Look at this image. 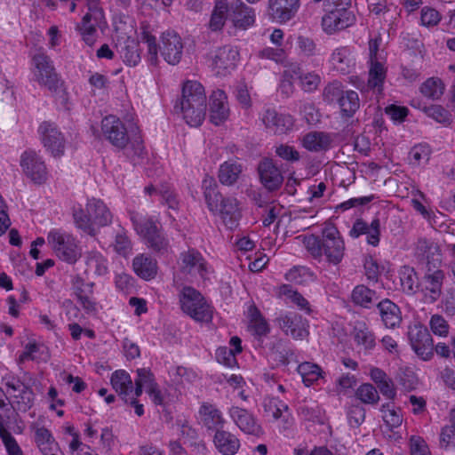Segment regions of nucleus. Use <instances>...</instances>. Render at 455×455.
I'll return each instance as SVG.
<instances>
[{"mask_svg":"<svg viewBox=\"0 0 455 455\" xmlns=\"http://www.w3.org/2000/svg\"><path fill=\"white\" fill-rule=\"evenodd\" d=\"M202 188L208 209L218 213L228 228H235L242 217L238 201L235 197H223L212 177H206L203 180Z\"/></svg>","mask_w":455,"mask_h":455,"instance_id":"obj_1","label":"nucleus"},{"mask_svg":"<svg viewBox=\"0 0 455 455\" xmlns=\"http://www.w3.org/2000/svg\"><path fill=\"white\" fill-rule=\"evenodd\" d=\"M141 40L148 45V60L152 64L157 61L158 48H160L161 54L171 65L178 64L183 53V42L181 37L173 30H168L162 34V44L158 47L156 38L148 30L147 25L140 27Z\"/></svg>","mask_w":455,"mask_h":455,"instance_id":"obj_2","label":"nucleus"},{"mask_svg":"<svg viewBox=\"0 0 455 455\" xmlns=\"http://www.w3.org/2000/svg\"><path fill=\"white\" fill-rule=\"evenodd\" d=\"M178 107L188 124L195 127L201 125L207 109V98L204 86L197 81L185 82L181 99L175 108Z\"/></svg>","mask_w":455,"mask_h":455,"instance_id":"obj_3","label":"nucleus"},{"mask_svg":"<svg viewBox=\"0 0 455 455\" xmlns=\"http://www.w3.org/2000/svg\"><path fill=\"white\" fill-rule=\"evenodd\" d=\"M72 215L76 228L91 236H95L97 234L95 226L106 227L112 222L113 219L107 205L100 199L96 198L88 200L85 211L81 207H74Z\"/></svg>","mask_w":455,"mask_h":455,"instance_id":"obj_4","label":"nucleus"},{"mask_svg":"<svg viewBox=\"0 0 455 455\" xmlns=\"http://www.w3.org/2000/svg\"><path fill=\"white\" fill-rule=\"evenodd\" d=\"M180 302L182 311L197 322H210L212 310L203 295L195 288L186 286L182 289Z\"/></svg>","mask_w":455,"mask_h":455,"instance_id":"obj_5","label":"nucleus"},{"mask_svg":"<svg viewBox=\"0 0 455 455\" xmlns=\"http://www.w3.org/2000/svg\"><path fill=\"white\" fill-rule=\"evenodd\" d=\"M2 384L5 387L6 395L13 400L14 408L26 412L34 404L35 394L28 384L12 373L5 374L2 379Z\"/></svg>","mask_w":455,"mask_h":455,"instance_id":"obj_6","label":"nucleus"},{"mask_svg":"<svg viewBox=\"0 0 455 455\" xmlns=\"http://www.w3.org/2000/svg\"><path fill=\"white\" fill-rule=\"evenodd\" d=\"M47 241L61 260L73 264L80 258L78 247L70 235L60 229H52L47 235Z\"/></svg>","mask_w":455,"mask_h":455,"instance_id":"obj_7","label":"nucleus"},{"mask_svg":"<svg viewBox=\"0 0 455 455\" xmlns=\"http://www.w3.org/2000/svg\"><path fill=\"white\" fill-rule=\"evenodd\" d=\"M36 67V80L52 92H56L63 84L56 73L51 59L44 52H38L33 57Z\"/></svg>","mask_w":455,"mask_h":455,"instance_id":"obj_8","label":"nucleus"},{"mask_svg":"<svg viewBox=\"0 0 455 455\" xmlns=\"http://www.w3.org/2000/svg\"><path fill=\"white\" fill-rule=\"evenodd\" d=\"M20 164L24 174L33 183L42 185L48 180V170L45 163L35 150H25L20 156Z\"/></svg>","mask_w":455,"mask_h":455,"instance_id":"obj_9","label":"nucleus"},{"mask_svg":"<svg viewBox=\"0 0 455 455\" xmlns=\"http://www.w3.org/2000/svg\"><path fill=\"white\" fill-rule=\"evenodd\" d=\"M408 339L416 355L424 361L430 360L434 355V344L427 328L420 323L409 327Z\"/></svg>","mask_w":455,"mask_h":455,"instance_id":"obj_10","label":"nucleus"},{"mask_svg":"<svg viewBox=\"0 0 455 455\" xmlns=\"http://www.w3.org/2000/svg\"><path fill=\"white\" fill-rule=\"evenodd\" d=\"M103 137L115 148L124 149L130 141L124 124L115 116H108L101 121Z\"/></svg>","mask_w":455,"mask_h":455,"instance_id":"obj_11","label":"nucleus"},{"mask_svg":"<svg viewBox=\"0 0 455 455\" xmlns=\"http://www.w3.org/2000/svg\"><path fill=\"white\" fill-rule=\"evenodd\" d=\"M415 257L425 269L440 268L442 254L439 245L432 240L420 237L415 245Z\"/></svg>","mask_w":455,"mask_h":455,"instance_id":"obj_12","label":"nucleus"},{"mask_svg":"<svg viewBox=\"0 0 455 455\" xmlns=\"http://www.w3.org/2000/svg\"><path fill=\"white\" fill-rule=\"evenodd\" d=\"M322 246L323 254L329 263L338 265L341 262L345 253V243L336 228L323 230Z\"/></svg>","mask_w":455,"mask_h":455,"instance_id":"obj_13","label":"nucleus"},{"mask_svg":"<svg viewBox=\"0 0 455 455\" xmlns=\"http://www.w3.org/2000/svg\"><path fill=\"white\" fill-rule=\"evenodd\" d=\"M180 268L184 274L192 276H200L204 279L208 273L209 267L206 259L200 251L195 248H188L180 255Z\"/></svg>","mask_w":455,"mask_h":455,"instance_id":"obj_14","label":"nucleus"},{"mask_svg":"<svg viewBox=\"0 0 455 455\" xmlns=\"http://www.w3.org/2000/svg\"><path fill=\"white\" fill-rule=\"evenodd\" d=\"M275 322L286 335H291L295 339H303L309 334L308 322L297 313L280 315Z\"/></svg>","mask_w":455,"mask_h":455,"instance_id":"obj_15","label":"nucleus"},{"mask_svg":"<svg viewBox=\"0 0 455 455\" xmlns=\"http://www.w3.org/2000/svg\"><path fill=\"white\" fill-rule=\"evenodd\" d=\"M238 55V52L230 46L220 47L209 55L211 67L216 75L226 76L235 68Z\"/></svg>","mask_w":455,"mask_h":455,"instance_id":"obj_16","label":"nucleus"},{"mask_svg":"<svg viewBox=\"0 0 455 455\" xmlns=\"http://www.w3.org/2000/svg\"><path fill=\"white\" fill-rule=\"evenodd\" d=\"M260 120L267 131L279 135L291 131L294 124L291 116L279 113L272 108H265L262 111Z\"/></svg>","mask_w":455,"mask_h":455,"instance_id":"obj_17","label":"nucleus"},{"mask_svg":"<svg viewBox=\"0 0 455 455\" xmlns=\"http://www.w3.org/2000/svg\"><path fill=\"white\" fill-rule=\"evenodd\" d=\"M355 20L353 12L346 8H336L322 18V28L329 35L345 29Z\"/></svg>","mask_w":455,"mask_h":455,"instance_id":"obj_18","label":"nucleus"},{"mask_svg":"<svg viewBox=\"0 0 455 455\" xmlns=\"http://www.w3.org/2000/svg\"><path fill=\"white\" fill-rule=\"evenodd\" d=\"M228 415L234 424L244 434L255 436L263 434V429L255 416L246 409L231 406L228 409Z\"/></svg>","mask_w":455,"mask_h":455,"instance_id":"obj_19","label":"nucleus"},{"mask_svg":"<svg viewBox=\"0 0 455 455\" xmlns=\"http://www.w3.org/2000/svg\"><path fill=\"white\" fill-rule=\"evenodd\" d=\"M39 132L44 146L53 156L59 157L64 154L65 140L54 124L49 122L42 123L39 126Z\"/></svg>","mask_w":455,"mask_h":455,"instance_id":"obj_20","label":"nucleus"},{"mask_svg":"<svg viewBox=\"0 0 455 455\" xmlns=\"http://www.w3.org/2000/svg\"><path fill=\"white\" fill-rule=\"evenodd\" d=\"M260 182L268 191L279 189L283 182V176L273 159L264 158L258 165Z\"/></svg>","mask_w":455,"mask_h":455,"instance_id":"obj_21","label":"nucleus"},{"mask_svg":"<svg viewBox=\"0 0 455 455\" xmlns=\"http://www.w3.org/2000/svg\"><path fill=\"white\" fill-rule=\"evenodd\" d=\"M300 6V0H268L267 12L273 20L285 23L291 20Z\"/></svg>","mask_w":455,"mask_h":455,"instance_id":"obj_22","label":"nucleus"},{"mask_svg":"<svg viewBox=\"0 0 455 455\" xmlns=\"http://www.w3.org/2000/svg\"><path fill=\"white\" fill-rule=\"evenodd\" d=\"M229 19L235 27L245 29L254 24L255 12L241 0H235L229 4Z\"/></svg>","mask_w":455,"mask_h":455,"instance_id":"obj_23","label":"nucleus"},{"mask_svg":"<svg viewBox=\"0 0 455 455\" xmlns=\"http://www.w3.org/2000/svg\"><path fill=\"white\" fill-rule=\"evenodd\" d=\"M362 235H366L367 243L372 246H378L380 236V221L378 218L374 219L369 225L362 219H357L349 231V235L357 238Z\"/></svg>","mask_w":455,"mask_h":455,"instance_id":"obj_24","label":"nucleus"},{"mask_svg":"<svg viewBox=\"0 0 455 455\" xmlns=\"http://www.w3.org/2000/svg\"><path fill=\"white\" fill-rule=\"evenodd\" d=\"M130 219L135 232L146 241L162 229L160 223L154 217L143 215L136 212H130Z\"/></svg>","mask_w":455,"mask_h":455,"instance_id":"obj_25","label":"nucleus"},{"mask_svg":"<svg viewBox=\"0 0 455 455\" xmlns=\"http://www.w3.org/2000/svg\"><path fill=\"white\" fill-rule=\"evenodd\" d=\"M203 425L207 430L220 431L224 428L226 419L220 410L212 403H203L198 411Z\"/></svg>","mask_w":455,"mask_h":455,"instance_id":"obj_26","label":"nucleus"},{"mask_svg":"<svg viewBox=\"0 0 455 455\" xmlns=\"http://www.w3.org/2000/svg\"><path fill=\"white\" fill-rule=\"evenodd\" d=\"M212 441L216 450L222 455H235L241 447L239 438L224 428L214 434Z\"/></svg>","mask_w":455,"mask_h":455,"instance_id":"obj_27","label":"nucleus"},{"mask_svg":"<svg viewBox=\"0 0 455 455\" xmlns=\"http://www.w3.org/2000/svg\"><path fill=\"white\" fill-rule=\"evenodd\" d=\"M210 101V120L219 125L227 120L229 115L227 96L223 91L218 90L211 95Z\"/></svg>","mask_w":455,"mask_h":455,"instance_id":"obj_28","label":"nucleus"},{"mask_svg":"<svg viewBox=\"0 0 455 455\" xmlns=\"http://www.w3.org/2000/svg\"><path fill=\"white\" fill-rule=\"evenodd\" d=\"M377 307L383 324L387 328L395 329L402 323V312L399 307L388 299L377 303Z\"/></svg>","mask_w":455,"mask_h":455,"instance_id":"obj_29","label":"nucleus"},{"mask_svg":"<svg viewBox=\"0 0 455 455\" xmlns=\"http://www.w3.org/2000/svg\"><path fill=\"white\" fill-rule=\"evenodd\" d=\"M248 329L257 339H260L270 332V326L258 307L252 303L248 307Z\"/></svg>","mask_w":455,"mask_h":455,"instance_id":"obj_30","label":"nucleus"},{"mask_svg":"<svg viewBox=\"0 0 455 455\" xmlns=\"http://www.w3.org/2000/svg\"><path fill=\"white\" fill-rule=\"evenodd\" d=\"M423 290L429 292L432 302L438 299L442 292L444 273L440 268L425 269Z\"/></svg>","mask_w":455,"mask_h":455,"instance_id":"obj_31","label":"nucleus"},{"mask_svg":"<svg viewBox=\"0 0 455 455\" xmlns=\"http://www.w3.org/2000/svg\"><path fill=\"white\" fill-rule=\"evenodd\" d=\"M333 139L324 132H310L303 136L302 146L311 152L327 151L331 148Z\"/></svg>","mask_w":455,"mask_h":455,"instance_id":"obj_32","label":"nucleus"},{"mask_svg":"<svg viewBox=\"0 0 455 455\" xmlns=\"http://www.w3.org/2000/svg\"><path fill=\"white\" fill-rule=\"evenodd\" d=\"M370 377L371 380L377 385L379 392L387 399L394 400L396 396V390L395 384L391 378L387 373L377 367L371 369Z\"/></svg>","mask_w":455,"mask_h":455,"instance_id":"obj_33","label":"nucleus"},{"mask_svg":"<svg viewBox=\"0 0 455 455\" xmlns=\"http://www.w3.org/2000/svg\"><path fill=\"white\" fill-rule=\"evenodd\" d=\"M35 441L43 455L61 454L58 443L55 442L53 436L47 428L44 427L36 428L35 433Z\"/></svg>","mask_w":455,"mask_h":455,"instance_id":"obj_34","label":"nucleus"},{"mask_svg":"<svg viewBox=\"0 0 455 455\" xmlns=\"http://www.w3.org/2000/svg\"><path fill=\"white\" fill-rule=\"evenodd\" d=\"M135 273L145 280L155 277L157 272V264L150 256L140 254L136 256L132 261Z\"/></svg>","mask_w":455,"mask_h":455,"instance_id":"obj_35","label":"nucleus"},{"mask_svg":"<svg viewBox=\"0 0 455 455\" xmlns=\"http://www.w3.org/2000/svg\"><path fill=\"white\" fill-rule=\"evenodd\" d=\"M379 299L375 291L363 284L356 285L351 294L353 303L364 308H371L374 304L377 305Z\"/></svg>","mask_w":455,"mask_h":455,"instance_id":"obj_36","label":"nucleus"},{"mask_svg":"<svg viewBox=\"0 0 455 455\" xmlns=\"http://www.w3.org/2000/svg\"><path fill=\"white\" fill-rule=\"evenodd\" d=\"M116 49L126 65L134 67L140 61L139 44L135 40L128 37L123 44H116Z\"/></svg>","mask_w":455,"mask_h":455,"instance_id":"obj_37","label":"nucleus"},{"mask_svg":"<svg viewBox=\"0 0 455 455\" xmlns=\"http://www.w3.org/2000/svg\"><path fill=\"white\" fill-rule=\"evenodd\" d=\"M229 18V4L227 0H216L209 21V28L212 31H220Z\"/></svg>","mask_w":455,"mask_h":455,"instance_id":"obj_38","label":"nucleus"},{"mask_svg":"<svg viewBox=\"0 0 455 455\" xmlns=\"http://www.w3.org/2000/svg\"><path fill=\"white\" fill-rule=\"evenodd\" d=\"M110 381L116 392L118 393L124 403H127L128 392L132 390V380L130 374L124 370L116 371L112 373Z\"/></svg>","mask_w":455,"mask_h":455,"instance_id":"obj_39","label":"nucleus"},{"mask_svg":"<svg viewBox=\"0 0 455 455\" xmlns=\"http://www.w3.org/2000/svg\"><path fill=\"white\" fill-rule=\"evenodd\" d=\"M354 339L364 350H371L376 346L375 335L364 323H358L355 326Z\"/></svg>","mask_w":455,"mask_h":455,"instance_id":"obj_40","label":"nucleus"},{"mask_svg":"<svg viewBox=\"0 0 455 455\" xmlns=\"http://www.w3.org/2000/svg\"><path fill=\"white\" fill-rule=\"evenodd\" d=\"M242 172V166L235 162L227 161L219 169V180L220 183L231 186L236 182Z\"/></svg>","mask_w":455,"mask_h":455,"instance_id":"obj_41","label":"nucleus"},{"mask_svg":"<svg viewBox=\"0 0 455 455\" xmlns=\"http://www.w3.org/2000/svg\"><path fill=\"white\" fill-rule=\"evenodd\" d=\"M338 105L342 116L352 117L360 108L358 93L352 90L346 91Z\"/></svg>","mask_w":455,"mask_h":455,"instance_id":"obj_42","label":"nucleus"},{"mask_svg":"<svg viewBox=\"0 0 455 455\" xmlns=\"http://www.w3.org/2000/svg\"><path fill=\"white\" fill-rule=\"evenodd\" d=\"M368 87L381 92L387 76V69L379 61H370Z\"/></svg>","mask_w":455,"mask_h":455,"instance_id":"obj_43","label":"nucleus"},{"mask_svg":"<svg viewBox=\"0 0 455 455\" xmlns=\"http://www.w3.org/2000/svg\"><path fill=\"white\" fill-rule=\"evenodd\" d=\"M113 250L119 255L127 257L132 250V243L127 235V231L119 227L115 232L114 241L111 243Z\"/></svg>","mask_w":455,"mask_h":455,"instance_id":"obj_44","label":"nucleus"},{"mask_svg":"<svg viewBox=\"0 0 455 455\" xmlns=\"http://www.w3.org/2000/svg\"><path fill=\"white\" fill-rule=\"evenodd\" d=\"M400 281L403 291L407 294H415L419 283L417 273L411 267H403L400 271Z\"/></svg>","mask_w":455,"mask_h":455,"instance_id":"obj_45","label":"nucleus"},{"mask_svg":"<svg viewBox=\"0 0 455 455\" xmlns=\"http://www.w3.org/2000/svg\"><path fill=\"white\" fill-rule=\"evenodd\" d=\"M355 396L362 403L367 405H376L380 400L377 388L371 383L361 384L355 392Z\"/></svg>","mask_w":455,"mask_h":455,"instance_id":"obj_46","label":"nucleus"},{"mask_svg":"<svg viewBox=\"0 0 455 455\" xmlns=\"http://www.w3.org/2000/svg\"><path fill=\"white\" fill-rule=\"evenodd\" d=\"M345 92L343 84L340 81L333 80L323 87L322 98L328 105L339 104Z\"/></svg>","mask_w":455,"mask_h":455,"instance_id":"obj_47","label":"nucleus"},{"mask_svg":"<svg viewBox=\"0 0 455 455\" xmlns=\"http://www.w3.org/2000/svg\"><path fill=\"white\" fill-rule=\"evenodd\" d=\"M264 413L275 420L280 419L283 411H288V405L277 397H265L262 403Z\"/></svg>","mask_w":455,"mask_h":455,"instance_id":"obj_48","label":"nucleus"},{"mask_svg":"<svg viewBox=\"0 0 455 455\" xmlns=\"http://www.w3.org/2000/svg\"><path fill=\"white\" fill-rule=\"evenodd\" d=\"M298 372L302 378V381L307 387H310L320 378H322L323 371L315 363L304 362L298 366Z\"/></svg>","mask_w":455,"mask_h":455,"instance_id":"obj_49","label":"nucleus"},{"mask_svg":"<svg viewBox=\"0 0 455 455\" xmlns=\"http://www.w3.org/2000/svg\"><path fill=\"white\" fill-rule=\"evenodd\" d=\"M102 24H95L92 19L88 17H83L80 24L77 25V29L83 40L88 44L92 45L96 42L97 29L96 28H101Z\"/></svg>","mask_w":455,"mask_h":455,"instance_id":"obj_50","label":"nucleus"},{"mask_svg":"<svg viewBox=\"0 0 455 455\" xmlns=\"http://www.w3.org/2000/svg\"><path fill=\"white\" fill-rule=\"evenodd\" d=\"M444 91V85L441 79L431 77L425 81L420 86L421 93L432 100L439 99Z\"/></svg>","mask_w":455,"mask_h":455,"instance_id":"obj_51","label":"nucleus"},{"mask_svg":"<svg viewBox=\"0 0 455 455\" xmlns=\"http://www.w3.org/2000/svg\"><path fill=\"white\" fill-rule=\"evenodd\" d=\"M86 265L98 275H104L108 273V260L98 251L88 253Z\"/></svg>","mask_w":455,"mask_h":455,"instance_id":"obj_52","label":"nucleus"},{"mask_svg":"<svg viewBox=\"0 0 455 455\" xmlns=\"http://www.w3.org/2000/svg\"><path fill=\"white\" fill-rule=\"evenodd\" d=\"M331 62L335 68L342 73H348L351 67L349 50L347 47H340L334 50L331 54Z\"/></svg>","mask_w":455,"mask_h":455,"instance_id":"obj_53","label":"nucleus"},{"mask_svg":"<svg viewBox=\"0 0 455 455\" xmlns=\"http://www.w3.org/2000/svg\"><path fill=\"white\" fill-rule=\"evenodd\" d=\"M144 243L153 251L160 254L167 253L170 248L169 240L163 233V228L144 241Z\"/></svg>","mask_w":455,"mask_h":455,"instance_id":"obj_54","label":"nucleus"},{"mask_svg":"<svg viewBox=\"0 0 455 455\" xmlns=\"http://www.w3.org/2000/svg\"><path fill=\"white\" fill-rule=\"evenodd\" d=\"M271 355L278 363L286 365L289 363V357L293 355L288 347L287 342L283 339H277L270 347Z\"/></svg>","mask_w":455,"mask_h":455,"instance_id":"obj_55","label":"nucleus"},{"mask_svg":"<svg viewBox=\"0 0 455 455\" xmlns=\"http://www.w3.org/2000/svg\"><path fill=\"white\" fill-rule=\"evenodd\" d=\"M365 409L359 403L350 404L347 407V415L348 423L353 427H358L365 420Z\"/></svg>","mask_w":455,"mask_h":455,"instance_id":"obj_56","label":"nucleus"},{"mask_svg":"<svg viewBox=\"0 0 455 455\" xmlns=\"http://www.w3.org/2000/svg\"><path fill=\"white\" fill-rule=\"evenodd\" d=\"M429 157L430 148L427 145L424 144L414 146L409 153L410 161L414 165H419L422 163H427Z\"/></svg>","mask_w":455,"mask_h":455,"instance_id":"obj_57","label":"nucleus"},{"mask_svg":"<svg viewBox=\"0 0 455 455\" xmlns=\"http://www.w3.org/2000/svg\"><path fill=\"white\" fill-rule=\"evenodd\" d=\"M380 411L383 412V420L389 427H396L402 424V416L393 408L390 403L382 404Z\"/></svg>","mask_w":455,"mask_h":455,"instance_id":"obj_58","label":"nucleus"},{"mask_svg":"<svg viewBox=\"0 0 455 455\" xmlns=\"http://www.w3.org/2000/svg\"><path fill=\"white\" fill-rule=\"evenodd\" d=\"M86 5L88 8V12L84 15V17L92 19L95 24L105 23L104 12L100 6V0H86Z\"/></svg>","mask_w":455,"mask_h":455,"instance_id":"obj_59","label":"nucleus"},{"mask_svg":"<svg viewBox=\"0 0 455 455\" xmlns=\"http://www.w3.org/2000/svg\"><path fill=\"white\" fill-rule=\"evenodd\" d=\"M427 116L433 118L441 124H449L451 121V115L443 107L440 105H431L424 108Z\"/></svg>","mask_w":455,"mask_h":455,"instance_id":"obj_60","label":"nucleus"},{"mask_svg":"<svg viewBox=\"0 0 455 455\" xmlns=\"http://www.w3.org/2000/svg\"><path fill=\"white\" fill-rule=\"evenodd\" d=\"M259 56L260 58L274 60L275 62L284 66L288 64L286 52L282 48H265L259 52Z\"/></svg>","mask_w":455,"mask_h":455,"instance_id":"obj_61","label":"nucleus"},{"mask_svg":"<svg viewBox=\"0 0 455 455\" xmlns=\"http://www.w3.org/2000/svg\"><path fill=\"white\" fill-rule=\"evenodd\" d=\"M299 415L305 420L317 422L320 420L322 416L321 409L316 404L307 405L302 404L298 408Z\"/></svg>","mask_w":455,"mask_h":455,"instance_id":"obj_62","label":"nucleus"},{"mask_svg":"<svg viewBox=\"0 0 455 455\" xmlns=\"http://www.w3.org/2000/svg\"><path fill=\"white\" fill-rule=\"evenodd\" d=\"M299 82L303 91L311 92L318 88L321 77L315 72H308L299 76Z\"/></svg>","mask_w":455,"mask_h":455,"instance_id":"obj_63","label":"nucleus"},{"mask_svg":"<svg viewBox=\"0 0 455 455\" xmlns=\"http://www.w3.org/2000/svg\"><path fill=\"white\" fill-rule=\"evenodd\" d=\"M299 52L306 57H313L317 54L318 49L315 41L307 36H299L297 40Z\"/></svg>","mask_w":455,"mask_h":455,"instance_id":"obj_64","label":"nucleus"}]
</instances>
